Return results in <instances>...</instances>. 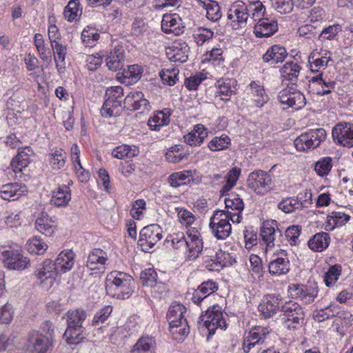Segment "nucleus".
Masks as SVG:
<instances>
[{
	"label": "nucleus",
	"mask_w": 353,
	"mask_h": 353,
	"mask_svg": "<svg viewBox=\"0 0 353 353\" xmlns=\"http://www.w3.org/2000/svg\"><path fill=\"white\" fill-rule=\"evenodd\" d=\"M265 14V6L259 1L246 6L242 1H236L230 7L228 12V19L231 20L233 28H245L249 17L254 21Z\"/></svg>",
	"instance_id": "obj_1"
},
{
	"label": "nucleus",
	"mask_w": 353,
	"mask_h": 353,
	"mask_svg": "<svg viewBox=\"0 0 353 353\" xmlns=\"http://www.w3.org/2000/svg\"><path fill=\"white\" fill-rule=\"evenodd\" d=\"M133 278L123 272L114 271L107 275L105 290L108 296L118 299H128L134 291Z\"/></svg>",
	"instance_id": "obj_2"
},
{
	"label": "nucleus",
	"mask_w": 353,
	"mask_h": 353,
	"mask_svg": "<svg viewBox=\"0 0 353 353\" xmlns=\"http://www.w3.org/2000/svg\"><path fill=\"white\" fill-rule=\"evenodd\" d=\"M86 317L87 314L83 309L70 310L64 315L67 328L63 336L68 343L78 344L85 338L83 323Z\"/></svg>",
	"instance_id": "obj_3"
},
{
	"label": "nucleus",
	"mask_w": 353,
	"mask_h": 353,
	"mask_svg": "<svg viewBox=\"0 0 353 353\" xmlns=\"http://www.w3.org/2000/svg\"><path fill=\"white\" fill-rule=\"evenodd\" d=\"M271 330L268 327L254 326L244 334L242 349L245 353H258L270 341Z\"/></svg>",
	"instance_id": "obj_4"
},
{
	"label": "nucleus",
	"mask_w": 353,
	"mask_h": 353,
	"mask_svg": "<svg viewBox=\"0 0 353 353\" xmlns=\"http://www.w3.org/2000/svg\"><path fill=\"white\" fill-rule=\"evenodd\" d=\"M225 316L227 315L223 312L222 307L219 305H214L210 307L204 314L200 316L198 323L203 324L208 329L209 335H212L218 328L221 330L226 329L227 323Z\"/></svg>",
	"instance_id": "obj_5"
},
{
	"label": "nucleus",
	"mask_w": 353,
	"mask_h": 353,
	"mask_svg": "<svg viewBox=\"0 0 353 353\" xmlns=\"http://www.w3.org/2000/svg\"><path fill=\"white\" fill-rule=\"evenodd\" d=\"M281 320L288 329H296L304 323L305 312L296 302H286L281 307Z\"/></svg>",
	"instance_id": "obj_6"
},
{
	"label": "nucleus",
	"mask_w": 353,
	"mask_h": 353,
	"mask_svg": "<svg viewBox=\"0 0 353 353\" xmlns=\"http://www.w3.org/2000/svg\"><path fill=\"white\" fill-rule=\"evenodd\" d=\"M326 138V132L323 128L313 129L301 134L294 141L299 151H306L319 146Z\"/></svg>",
	"instance_id": "obj_7"
},
{
	"label": "nucleus",
	"mask_w": 353,
	"mask_h": 353,
	"mask_svg": "<svg viewBox=\"0 0 353 353\" xmlns=\"http://www.w3.org/2000/svg\"><path fill=\"white\" fill-rule=\"evenodd\" d=\"M228 215L225 211L216 210L210 218V228L217 239H225L231 234L232 226Z\"/></svg>",
	"instance_id": "obj_8"
},
{
	"label": "nucleus",
	"mask_w": 353,
	"mask_h": 353,
	"mask_svg": "<svg viewBox=\"0 0 353 353\" xmlns=\"http://www.w3.org/2000/svg\"><path fill=\"white\" fill-rule=\"evenodd\" d=\"M53 340L37 330H32L28 334L26 346L31 353H51Z\"/></svg>",
	"instance_id": "obj_9"
},
{
	"label": "nucleus",
	"mask_w": 353,
	"mask_h": 353,
	"mask_svg": "<svg viewBox=\"0 0 353 353\" xmlns=\"http://www.w3.org/2000/svg\"><path fill=\"white\" fill-rule=\"evenodd\" d=\"M162 228L158 224H151L141 229L138 244L145 252H150L154 245L162 239Z\"/></svg>",
	"instance_id": "obj_10"
},
{
	"label": "nucleus",
	"mask_w": 353,
	"mask_h": 353,
	"mask_svg": "<svg viewBox=\"0 0 353 353\" xmlns=\"http://www.w3.org/2000/svg\"><path fill=\"white\" fill-rule=\"evenodd\" d=\"M260 236L266 245V252L275 245L279 246L282 242V233L275 221L264 222L260 230Z\"/></svg>",
	"instance_id": "obj_11"
},
{
	"label": "nucleus",
	"mask_w": 353,
	"mask_h": 353,
	"mask_svg": "<svg viewBox=\"0 0 353 353\" xmlns=\"http://www.w3.org/2000/svg\"><path fill=\"white\" fill-rule=\"evenodd\" d=\"M278 99L281 103L286 105V108H292L295 110H300L306 104L305 95L294 87L288 86L281 90Z\"/></svg>",
	"instance_id": "obj_12"
},
{
	"label": "nucleus",
	"mask_w": 353,
	"mask_h": 353,
	"mask_svg": "<svg viewBox=\"0 0 353 353\" xmlns=\"http://www.w3.org/2000/svg\"><path fill=\"white\" fill-rule=\"evenodd\" d=\"M332 138L335 143L344 147L353 146V124L339 123L332 129Z\"/></svg>",
	"instance_id": "obj_13"
},
{
	"label": "nucleus",
	"mask_w": 353,
	"mask_h": 353,
	"mask_svg": "<svg viewBox=\"0 0 353 353\" xmlns=\"http://www.w3.org/2000/svg\"><path fill=\"white\" fill-rule=\"evenodd\" d=\"M288 292L293 299H299L305 304H310L316 297L318 289L312 285L292 284L289 286Z\"/></svg>",
	"instance_id": "obj_14"
},
{
	"label": "nucleus",
	"mask_w": 353,
	"mask_h": 353,
	"mask_svg": "<svg viewBox=\"0 0 353 353\" xmlns=\"http://www.w3.org/2000/svg\"><path fill=\"white\" fill-rule=\"evenodd\" d=\"M272 183V179L270 174L262 170H256L250 173L247 179L248 188L256 192L266 190Z\"/></svg>",
	"instance_id": "obj_15"
},
{
	"label": "nucleus",
	"mask_w": 353,
	"mask_h": 353,
	"mask_svg": "<svg viewBox=\"0 0 353 353\" xmlns=\"http://www.w3.org/2000/svg\"><path fill=\"white\" fill-rule=\"evenodd\" d=\"M254 27V33L258 38L270 37L278 31L277 20L274 17H258Z\"/></svg>",
	"instance_id": "obj_16"
},
{
	"label": "nucleus",
	"mask_w": 353,
	"mask_h": 353,
	"mask_svg": "<svg viewBox=\"0 0 353 353\" xmlns=\"http://www.w3.org/2000/svg\"><path fill=\"white\" fill-rule=\"evenodd\" d=\"M203 248V240L201 234L195 228H190L187 232V246L188 250V258L190 260L196 259Z\"/></svg>",
	"instance_id": "obj_17"
},
{
	"label": "nucleus",
	"mask_w": 353,
	"mask_h": 353,
	"mask_svg": "<svg viewBox=\"0 0 353 353\" xmlns=\"http://www.w3.org/2000/svg\"><path fill=\"white\" fill-rule=\"evenodd\" d=\"M36 276L40 280L43 288H50L54 283V276L58 274L54 262L46 259L37 270Z\"/></svg>",
	"instance_id": "obj_18"
},
{
	"label": "nucleus",
	"mask_w": 353,
	"mask_h": 353,
	"mask_svg": "<svg viewBox=\"0 0 353 353\" xmlns=\"http://www.w3.org/2000/svg\"><path fill=\"white\" fill-rule=\"evenodd\" d=\"M268 268L269 272L272 275L287 274L290 270V261L286 251L281 250L276 254H274Z\"/></svg>",
	"instance_id": "obj_19"
},
{
	"label": "nucleus",
	"mask_w": 353,
	"mask_h": 353,
	"mask_svg": "<svg viewBox=\"0 0 353 353\" xmlns=\"http://www.w3.org/2000/svg\"><path fill=\"white\" fill-rule=\"evenodd\" d=\"M185 26L178 14H165L161 21V29L165 34L179 35L183 32Z\"/></svg>",
	"instance_id": "obj_20"
},
{
	"label": "nucleus",
	"mask_w": 353,
	"mask_h": 353,
	"mask_svg": "<svg viewBox=\"0 0 353 353\" xmlns=\"http://www.w3.org/2000/svg\"><path fill=\"white\" fill-rule=\"evenodd\" d=\"M125 50L121 46H115L111 50L105 58V64L109 70L119 71L123 69L125 65Z\"/></svg>",
	"instance_id": "obj_21"
},
{
	"label": "nucleus",
	"mask_w": 353,
	"mask_h": 353,
	"mask_svg": "<svg viewBox=\"0 0 353 353\" xmlns=\"http://www.w3.org/2000/svg\"><path fill=\"white\" fill-rule=\"evenodd\" d=\"M28 192L26 185L18 183H10L1 186V197L6 201H15Z\"/></svg>",
	"instance_id": "obj_22"
},
{
	"label": "nucleus",
	"mask_w": 353,
	"mask_h": 353,
	"mask_svg": "<svg viewBox=\"0 0 353 353\" xmlns=\"http://www.w3.org/2000/svg\"><path fill=\"white\" fill-rule=\"evenodd\" d=\"M279 307V296L268 294L261 299L258 309L263 318L268 319L276 313Z\"/></svg>",
	"instance_id": "obj_23"
},
{
	"label": "nucleus",
	"mask_w": 353,
	"mask_h": 353,
	"mask_svg": "<svg viewBox=\"0 0 353 353\" xmlns=\"http://www.w3.org/2000/svg\"><path fill=\"white\" fill-rule=\"evenodd\" d=\"M72 184L70 181L68 185H59L51 193L50 204L57 207H65L71 200V192L70 185Z\"/></svg>",
	"instance_id": "obj_24"
},
{
	"label": "nucleus",
	"mask_w": 353,
	"mask_h": 353,
	"mask_svg": "<svg viewBox=\"0 0 353 353\" xmlns=\"http://www.w3.org/2000/svg\"><path fill=\"white\" fill-rule=\"evenodd\" d=\"M75 254L71 250H65L61 252L54 264L58 274H63L70 271L74 264Z\"/></svg>",
	"instance_id": "obj_25"
},
{
	"label": "nucleus",
	"mask_w": 353,
	"mask_h": 353,
	"mask_svg": "<svg viewBox=\"0 0 353 353\" xmlns=\"http://www.w3.org/2000/svg\"><path fill=\"white\" fill-rule=\"evenodd\" d=\"M190 48L185 42H174L166 50L168 58L174 62H185L188 57Z\"/></svg>",
	"instance_id": "obj_26"
},
{
	"label": "nucleus",
	"mask_w": 353,
	"mask_h": 353,
	"mask_svg": "<svg viewBox=\"0 0 353 353\" xmlns=\"http://www.w3.org/2000/svg\"><path fill=\"white\" fill-rule=\"evenodd\" d=\"M288 55L286 49L280 45L271 46L263 55L262 59L270 65L283 62Z\"/></svg>",
	"instance_id": "obj_27"
},
{
	"label": "nucleus",
	"mask_w": 353,
	"mask_h": 353,
	"mask_svg": "<svg viewBox=\"0 0 353 353\" xmlns=\"http://www.w3.org/2000/svg\"><path fill=\"white\" fill-rule=\"evenodd\" d=\"M217 290L218 285L212 280L204 281L194 291L192 300L194 303L199 304Z\"/></svg>",
	"instance_id": "obj_28"
},
{
	"label": "nucleus",
	"mask_w": 353,
	"mask_h": 353,
	"mask_svg": "<svg viewBox=\"0 0 353 353\" xmlns=\"http://www.w3.org/2000/svg\"><path fill=\"white\" fill-rule=\"evenodd\" d=\"M6 259L3 261L5 265L9 269L21 270L28 267L30 261L18 252L6 251Z\"/></svg>",
	"instance_id": "obj_29"
},
{
	"label": "nucleus",
	"mask_w": 353,
	"mask_h": 353,
	"mask_svg": "<svg viewBox=\"0 0 353 353\" xmlns=\"http://www.w3.org/2000/svg\"><path fill=\"white\" fill-rule=\"evenodd\" d=\"M33 151L30 147L19 148L18 154L12 159L11 165L15 172H21L23 168H26L30 161V156Z\"/></svg>",
	"instance_id": "obj_30"
},
{
	"label": "nucleus",
	"mask_w": 353,
	"mask_h": 353,
	"mask_svg": "<svg viewBox=\"0 0 353 353\" xmlns=\"http://www.w3.org/2000/svg\"><path fill=\"white\" fill-rule=\"evenodd\" d=\"M108 260L106 252L101 249H94L88 255L86 266L91 270L104 268Z\"/></svg>",
	"instance_id": "obj_31"
},
{
	"label": "nucleus",
	"mask_w": 353,
	"mask_h": 353,
	"mask_svg": "<svg viewBox=\"0 0 353 353\" xmlns=\"http://www.w3.org/2000/svg\"><path fill=\"white\" fill-rule=\"evenodd\" d=\"M170 110L164 109L157 112L148 121L150 130L159 131L161 128L170 123Z\"/></svg>",
	"instance_id": "obj_32"
},
{
	"label": "nucleus",
	"mask_w": 353,
	"mask_h": 353,
	"mask_svg": "<svg viewBox=\"0 0 353 353\" xmlns=\"http://www.w3.org/2000/svg\"><path fill=\"white\" fill-rule=\"evenodd\" d=\"M199 6L203 7L206 10V17L208 19L216 22L222 16L219 3L212 0H195Z\"/></svg>",
	"instance_id": "obj_33"
},
{
	"label": "nucleus",
	"mask_w": 353,
	"mask_h": 353,
	"mask_svg": "<svg viewBox=\"0 0 353 353\" xmlns=\"http://www.w3.org/2000/svg\"><path fill=\"white\" fill-rule=\"evenodd\" d=\"M186 311L185 306L181 303H173L169 307L167 313V320L170 325H180L187 321L184 318V313Z\"/></svg>",
	"instance_id": "obj_34"
},
{
	"label": "nucleus",
	"mask_w": 353,
	"mask_h": 353,
	"mask_svg": "<svg viewBox=\"0 0 353 353\" xmlns=\"http://www.w3.org/2000/svg\"><path fill=\"white\" fill-rule=\"evenodd\" d=\"M35 227L41 233L50 236L54 234L56 225L46 212H41L36 220Z\"/></svg>",
	"instance_id": "obj_35"
},
{
	"label": "nucleus",
	"mask_w": 353,
	"mask_h": 353,
	"mask_svg": "<svg viewBox=\"0 0 353 353\" xmlns=\"http://www.w3.org/2000/svg\"><path fill=\"white\" fill-rule=\"evenodd\" d=\"M235 81L233 79H219L216 81L217 90L215 92V97H219L221 100H228L225 97H230L235 92Z\"/></svg>",
	"instance_id": "obj_36"
},
{
	"label": "nucleus",
	"mask_w": 353,
	"mask_h": 353,
	"mask_svg": "<svg viewBox=\"0 0 353 353\" xmlns=\"http://www.w3.org/2000/svg\"><path fill=\"white\" fill-rule=\"evenodd\" d=\"M155 349L156 341L154 338L143 336L133 345L131 353H154Z\"/></svg>",
	"instance_id": "obj_37"
},
{
	"label": "nucleus",
	"mask_w": 353,
	"mask_h": 353,
	"mask_svg": "<svg viewBox=\"0 0 353 353\" xmlns=\"http://www.w3.org/2000/svg\"><path fill=\"white\" fill-rule=\"evenodd\" d=\"M54 51V60L56 68L59 73H63L65 69V57L67 54V46L59 42L51 45Z\"/></svg>",
	"instance_id": "obj_38"
},
{
	"label": "nucleus",
	"mask_w": 353,
	"mask_h": 353,
	"mask_svg": "<svg viewBox=\"0 0 353 353\" xmlns=\"http://www.w3.org/2000/svg\"><path fill=\"white\" fill-rule=\"evenodd\" d=\"M301 66L292 61L286 62L281 70V76L283 79L295 84L300 73Z\"/></svg>",
	"instance_id": "obj_39"
},
{
	"label": "nucleus",
	"mask_w": 353,
	"mask_h": 353,
	"mask_svg": "<svg viewBox=\"0 0 353 353\" xmlns=\"http://www.w3.org/2000/svg\"><path fill=\"white\" fill-rule=\"evenodd\" d=\"M330 241V235L327 232L316 234L309 241V248L315 252H321L326 249Z\"/></svg>",
	"instance_id": "obj_40"
},
{
	"label": "nucleus",
	"mask_w": 353,
	"mask_h": 353,
	"mask_svg": "<svg viewBox=\"0 0 353 353\" xmlns=\"http://www.w3.org/2000/svg\"><path fill=\"white\" fill-rule=\"evenodd\" d=\"M350 220V216L341 212H332L327 217L326 230H332L335 228L344 225Z\"/></svg>",
	"instance_id": "obj_41"
},
{
	"label": "nucleus",
	"mask_w": 353,
	"mask_h": 353,
	"mask_svg": "<svg viewBox=\"0 0 353 353\" xmlns=\"http://www.w3.org/2000/svg\"><path fill=\"white\" fill-rule=\"evenodd\" d=\"M250 88L252 90V96L254 98L256 105L259 108L263 106L269 100V97L265 93L263 86L256 81H252L250 84Z\"/></svg>",
	"instance_id": "obj_42"
},
{
	"label": "nucleus",
	"mask_w": 353,
	"mask_h": 353,
	"mask_svg": "<svg viewBox=\"0 0 353 353\" xmlns=\"http://www.w3.org/2000/svg\"><path fill=\"white\" fill-rule=\"evenodd\" d=\"M26 249L32 254H43L48 249V245L38 236L29 239L26 245Z\"/></svg>",
	"instance_id": "obj_43"
},
{
	"label": "nucleus",
	"mask_w": 353,
	"mask_h": 353,
	"mask_svg": "<svg viewBox=\"0 0 353 353\" xmlns=\"http://www.w3.org/2000/svg\"><path fill=\"white\" fill-rule=\"evenodd\" d=\"M225 204L226 208L239 212V213H241L244 209L243 199L236 192H231L228 194V197L225 199Z\"/></svg>",
	"instance_id": "obj_44"
},
{
	"label": "nucleus",
	"mask_w": 353,
	"mask_h": 353,
	"mask_svg": "<svg viewBox=\"0 0 353 353\" xmlns=\"http://www.w3.org/2000/svg\"><path fill=\"white\" fill-rule=\"evenodd\" d=\"M67 154L62 149H56L49 155V162L54 170L62 168L65 163Z\"/></svg>",
	"instance_id": "obj_45"
},
{
	"label": "nucleus",
	"mask_w": 353,
	"mask_h": 353,
	"mask_svg": "<svg viewBox=\"0 0 353 353\" xmlns=\"http://www.w3.org/2000/svg\"><path fill=\"white\" fill-rule=\"evenodd\" d=\"M100 36L98 30L91 26H87L81 32V39L87 47H93Z\"/></svg>",
	"instance_id": "obj_46"
},
{
	"label": "nucleus",
	"mask_w": 353,
	"mask_h": 353,
	"mask_svg": "<svg viewBox=\"0 0 353 353\" xmlns=\"http://www.w3.org/2000/svg\"><path fill=\"white\" fill-rule=\"evenodd\" d=\"M230 145V139L228 135L222 134L220 137H214L208 143V148L211 151L216 152L225 150Z\"/></svg>",
	"instance_id": "obj_47"
},
{
	"label": "nucleus",
	"mask_w": 353,
	"mask_h": 353,
	"mask_svg": "<svg viewBox=\"0 0 353 353\" xmlns=\"http://www.w3.org/2000/svg\"><path fill=\"white\" fill-rule=\"evenodd\" d=\"M121 106L120 102L106 99L101 109V114L105 117H116L119 114Z\"/></svg>",
	"instance_id": "obj_48"
},
{
	"label": "nucleus",
	"mask_w": 353,
	"mask_h": 353,
	"mask_svg": "<svg viewBox=\"0 0 353 353\" xmlns=\"http://www.w3.org/2000/svg\"><path fill=\"white\" fill-rule=\"evenodd\" d=\"M214 36L213 31L210 28L199 27L194 30L193 37L198 46H202Z\"/></svg>",
	"instance_id": "obj_49"
},
{
	"label": "nucleus",
	"mask_w": 353,
	"mask_h": 353,
	"mask_svg": "<svg viewBox=\"0 0 353 353\" xmlns=\"http://www.w3.org/2000/svg\"><path fill=\"white\" fill-rule=\"evenodd\" d=\"M170 331L176 341H180L183 340L189 333V326L187 321L181 323L180 325H170Z\"/></svg>",
	"instance_id": "obj_50"
},
{
	"label": "nucleus",
	"mask_w": 353,
	"mask_h": 353,
	"mask_svg": "<svg viewBox=\"0 0 353 353\" xmlns=\"http://www.w3.org/2000/svg\"><path fill=\"white\" fill-rule=\"evenodd\" d=\"M301 206V203L296 198L294 197H289L283 199L278 204L279 209L285 213H291Z\"/></svg>",
	"instance_id": "obj_51"
},
{
	"label": "nucleus",
	"mask_w": 353,
	"mask_h": 353,
	"mask_svg": "<svg viewBox=\"0 0 353 353\" xmlns=\"http://www.w3.org/2000/svg\"><path fill=\"white\" fill-rule=\"evenodd\" d=\"M81 13L78 0H70L64 10L65 17L69 21H77Z\"/></svg>",
	"instance_id": "obj_52"
},
{
	"label": "nucleus",
	"mask_w": 353,
	"mask_h": 353,
	"mask_svg": "<svg viewBox=\"0 0 353 353\" xmlns=\"http://www.w3.org/2000/svg\"><path fill=\"white\" fill-rule=\"evenodd\" d=\"M240 174L241 169L237 168H234L228 172L225 176V184L223 185L221 190L223 194H224L226 192H228L229 190H230L232 188H233L235 185L237 180L239 178Z\"/></svg>",
	"instance_id": "obj_53"
},
{
	"label": "nucleus",
	"mask_w": 353,
	"mask_h": 353,
	"mask_svg": "<svg viewBox=\"0 0 353 353\" xmlns=\"http://www.w3.org/2000/svg\"><path fill=\"white\" fill-rule=\"evenodd\" d=\"M179 70L176 68L163 69L159 75L163 82L168 85H173L178 81Z\"/></svg>",
	"instance_id": "obj_54"
},
{
	"label": "nucleus",
	"mask_w": 353,
	"mask_h": 353,
	"mask_svg": "<svg viewBox=\"0 0 353 353\" xmlns=\"http://www.w3.org/2000/svg\"><path fill=\"white\" fill-rule=\"evenodd\" d=\"M136 150L132 149L130 145H122L115 148L112 151V155L117 159H123L124 158L132 157L136 155Z\"/></svg>",
	"instance_id": "obj_55"
},
{
	"label": "nucleus",
	"mask_w": 353,
	"mask_h": 353,
	"mask_svg": "<svg viewBox=\"0 0 353 353\" xmlns=\"http://www.w3.org/2000/svg\"><path fill=\"white\" fill-rule=\"evenodd\" d=\"M341 273V266L334 265L331 266L324 276V281L327 286L330 287L334 284L339 279Z\"/></svg>",
	"instance_id": "obj_56"
},
{
	"label": "nucleus",
	"mask_w": 353,
	"mask_h": 353,
	"mask_svg": "<svg viewBox=\"0 0 353 353\" xmlns=\"http://www.w3.org/2000/svg\"><path fill=\"white\" fill-rule=\"evenodd\" d=\"M157 274L153 268L145 269L140 275L141 283L145 286L153 287L157 281Z\"/></svg>",
	"instance_id": "obj_57"
},
{
	"label": "nucleus",
	"mask_w": 353,
	"mask_h": 353,
	"mask_svg": "<svg viewBox=\"0 0 353 353\" xmlns=\"http://www.w3.org/2000/svg\"><path fill=\"white\" fill-rule=\"evenodd\" d=\"M342 30L339 24L330 25L324 28L319 34V39L323 40H332Z\"/></svg>",
	"instance_id": "obj_58"
},
{
	"label": "nucleus",
	"mask_w": 353,
	"mask_h": 353,
	"mask_svg": "<svg viewBox=\"0 0 353 353\" xmlns=\"http://www.w3.org/2000/svg\"><path fill=\"white\" fill-rule=\"evenodd\" d=\"M272 6L279 13H290L293 9L292 0H270Z\"/></svg>",
	"instance_id": "obj_59"
},
{
	"label": "nucleus",
	"mask_w": 353,
	"mask_h": 353,
	"mask_svg": "<svg viewBox=\"0 0 353 353\" xmlns=\"http://www.w3.org/2000/svg\"><path fill=\"white\" fill-rule=\"evenodd\" d=\"M332 167V159L323 157L316 163L314 170L319 176H325L329 173Z\"/></svg>",
	"instance_id": "obj_60"
},
{
	"label": "nucleus",
	"mask_w": 353,
	"mask_h": 353,
	"mask_svg": "<svg viewBox=\"0 0 353 353\" xmlns=\"http://www.w3.org/2000/svg\"><path fill=\"white\" fill-rule=\"evenodd\" d=\"M112 312V307L106 305L97 312L92 319V325L97 326L100 323H104Z\"/></svg>",
	"instance_id": "obj_61"
},
{
	"label": "nucleus",
	"mask_w": 353,
	"mask_h": 353,
	"mask_svg": "<svg viewBox=\"0 0 353 353\" xmlns=\"http://www.w3.org/2000/svg\"><path fill=\"white\" fill-rule=\"evenodd\" d=\"M143 94L140 91L131 92L124 99L125 105L131 110H134V108L139 103V101L142 99Z\"/></svg>",
	"instance_id": "obj_62"
},
{
	"label": "nucleus",
	"mask_w": 353,
	"mask_h": 353,
	"mask_svg": "<svg viewBox=\"0 0 353 353\" xmlns=\"http://www.w3.org/2000/svg\"><path fill=\"white\" fill-rule=\"evenodd\" d=\"M107 100L112 101H118L121 103L122 97L123 96V89L121 86H114L106 90Z\"/></svg>",
	"instance_id": "obj_63"
},
{
	"label": "nucleus",
	"mask_w": 353,
	"mask_h": 353,
	"mask_svg": "<svg viewBox=\"0 0 353 353\" xmlns=\"http://www.w3.org/2000/svg\"><path fill=\"white\" fill-rule=\"evenodd\" d=\"M14 310L13 307L8 303L3 305L0 309V323L8 324L9 323L13 317Z\"/></svg>",
	"instance_id": "obj_64"
}]
</instances>
